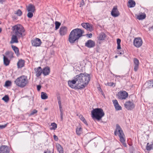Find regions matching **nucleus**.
Listing matches in <instances>:
<instances>
[{
    "label": "nucleus",
    "instance_id": "50",
    "mask_svg": "<svg viewBox=\"0 0 153 153\" xmlns=\"http://www.w3.org/2000/svg\"><path fill=\"white\" fill-rule=\"evenodd\" d=\"M60 115H61V120H63V113L62 112H60Z\"/></svg>",
    "mask_w": 153,
    "mask_h": 153
},
{
    "label": "nucleus",
    "instance_id": "27",
    "mask_svg": "<svg viewBox=\"0 0 153 153\" xmlns=\"http://www.w3.org/2000/svg\"><path fill=\"white\" fill-rule=\"evenodd\" d=\"M12 49L15 52V53L16 54V55L18 56L19 55V51L18 48L16 46L13 45H11V46Z\"/></svg>",
    "mask_w": 153,
    "mask_h": 153
},
{
    "label": "nucleus",
    "instance_id": "14",
    "mask_svg": "<svg viewBox=\"0 0 153 153\" xmlns=\"http://www.w3.org/2000/svg\"><path fill=\"white\" fill-rule=\"evenodd\" d=\"M95 42L91 40H89L85 43V46L88 48L94 47L95 45Z\"/></svg>",
    "mask_w": 153,
    "mask_h": 153
},
{
    "label": "nucleus",
    "instance_id": "21",
    "mask_svg": "<svg viewBox=\"0 0 153 153\" xmlns=\"http://www.w3.org/2000/svg\"><path fill=\"white\" fill-rule=\"evenodd\" d=\"M25 61L22 59H19L17 63V67L18 68H22L24 66Z\"/></svg>",
    "mask_w": 153,
    "mask_h": 153
},
{
    "label": "nucleus",
    "instance_id": "1",
    "mask_svg": "<svg viewBox=\"0 0 153 153\" xmlns=\"http://www.w3.org/2000/svg\"><path fill=\"white\" fill-rule=\"evenodd\" d=\"M78 81L77 89L84 88L88 84L90 79V75L85 73H81L76 76Z\"/></svg>",
    "mask_w": 153,
    "mask_h": 153
},
{
    "label": "nucleus",
    "instance_id": "60",
    "mask_svg": "<svg viewBox=\"0 0 153 153\" xmlns=\"http://www.w3.org/2000/svg\"><path fill=\"white\" fill-rule=\"evenodd\" d=\"M2 31V29L0 27V33H1Z\"/></svg>",
    "mask_w": 153,
    "mask_h": 153
},
{
    "label": "nucleus",
    "instance_id": "4",
    "mask_svg": "<svg viewBox=\"0 0 153 153\" xmlns=\"http://www.w3.org/2000/svg\"><path fill=\"white\" fill-rule=\"evenodd\" d=\"M91 115L93 119L100 120L104 116L105 113L102 108H97L94 109L91 111Z\"/></svg>",
    "mask_w": 153,
    "mask_h": 153
},
{
    "label": "nucleus",
    "instance_id": "62",
    "mask_svg": "<svg viewBox=\"0 0 153 153\" xmlns=\"http://www.w3.org/2000/svg\"><path fill=\"white\" fill-rule=\"evenodd\" d=\"M68 1H70V0H68Z\"/></svg>",
    "mask_w": 153,
    "mask_h": 153
},
{
    "label": "nucleus",
    "instance_id": "16",
    "mask_svg": "<svg viewBox=\"0 0 153 153\" xmlns=\"http://www.w3.org/2000/svg\"><path fill=\"white\" fill-rule=\"evenodd\" d=\"M34 71L36 74V76L37 77H39L42 73V70L41 68L40 67L35 68H34Z\"/></svg>",
    "mask_w": 153,
    "mask_h": 153
},
{
    "label": "nucleus",
    "instance_id": "29",
    "mask_svg": "<svg viewBox=\"0 0 153 153\" xmlns=\"http://www.w3.org/2000/svg\"><path fill=\"white\" fill-rule=\"evenodd\" d=\"M3 56L4 63L6 66L8 65L10 62V60L7 58V57L4 56V55H3Z\"/></svg>",
    "mask_w": 153,
    "mask_h": 153
},
{
    "label": "nucleus",
    "instance_id": "45",
    "mask_svg": "<svg viewBox=\"0 0 153 153\" xmlns=\"http://www.w3.org/2000/svg\"><path fill=\"white\" fill-rule=\"evenodd\" d=\"M53 138L55 140V141H57L58 140V137H57L56 135H53Z\"/></svg>",
    "mask_w": 153,
    "mask_h": 153
},
{
    "label": "nucleus",
    "instance_id": "58",
    "mask_svg": "<svg viewBox=\"0 0 153 153\" xmlns=\"http://www.w3.org/2000/svg\"><path fill=\"white\" fill-rule=\"evenodd\" d=\"M118 53H119L120 54H123V51H121L120 52L119 51Z\"/></svg>",
    "mask_w": 153,
    "mask_h": 153
},
{
    "label": "nucleus",
    "instance_id": "17",
    "mask_svg": "<svg viewBox=\"0 0 153 153\" xmlns=\"http://www.w3.org/2000/svg\"><path fill=\"white\" fill-rule=\"evenodd\" d=\"M112 102L116 111H119L122 110L121 107L119 105L116 100H113Z\"/></svg>",
    "mask_w": 153,
    "mask_h": 153
},
{
    "label": "nucleus",
    "instance_id": "23",
    "mask_svg": "<svg viewBox=\"0 0 153 153\" xmlns=\"http://www.w3.org/2000/svg\"><path fill=\"white\" fill-rule=\"evenodd\" d=\"M50 68L48 67H47L44 68L42 70V73L44 76H47L50 73Z\"/></svg>",
    "mask_w": 153,
    "mask_h": 153
},
{
    "label": "nucleus",
    "instance_id": "48",
    "mask_svg": "<svg viewBox=\"0 0 153 153\" xmlns=\"http://www.w3.org/2000/svg\"><path fill=\"white\" fill-rule=\"evenodd\" d=\"M121 40L119 39H117V44H120L121 42Z\"/></svg>",
    "mask_w": 153,
    "mask_h": 153
},
{
    "label": "nucleus",
    "instance_id": "34",
    "mask_svg": "<svg viewBox=\"0 0 153 153\" xmlns=\"http://www.w3.org/2000/svg\"><path fill=\"white\" fill-rule=\"evenodd\" d=\"M51 126H52L50 128V129L51 130H55L57 127L56 124L54 123H51Z\"/></svg>",
    "mask_w": 153,
    "mask_h": 153
},
{
    "label": "nucleus",
    "instance_id": "49",
    "mask_svg": "<svg viewBox=\"0 0 153 153\" xmlns=\"http://www.w3.org/2000/svg\"><path fill=\"white\" fill-rule=\"evenodd\" d=\"M6 1V0H0V3L3 4Z\"/></svg>",
    "mask_w": 153,
    "mask_h": 153
},
{
    "label": "nucleus",
    "instance_id": "57",
    "mask_svg": "<svg viewBox=\"0 0 153 153\" xmlns=\"http://www.w3.org/2000/svg\"><path fill=\"white\" fill-rule=\"evenodd\" d=\"M58 103L59 104V105H61V101H58Z\"/></svg>",
    "mask_w": 153,
    "mask_h": 153
},
{
    "label": "nucleus",
    "instance_id": "46",
    "mask_svg": "<svg viewBox=\"0 0 153 153\" xmlns=\"http://www.w3.org/2000/svg\"><path fill=\"white\" fill-rule=\"evenodd\" d=\"M7 126V125L5 124L4 125H0V128L3 129L5 128Z\"/></svg>",
    "mask_w": 153,
    "mask_h": 153
},
{
    "label": "nucleus",
    "instance_id": "8",
    "mask_svg": "<svg viewBox=\"0 0 153 153\" xmlns=\"http://www.w3.org/2000/svg\"><path fill=\"white\" fill-rule=\"evenodd\" d=\"M125 107L128 110H131L135 107V105L133 102L130 101L126 102L124 104Z\"/></svg>",
    "mask_w": 153,
    "mask_h": 153
},
{
    "label": "nucleus",
    "instance_id": "39",
    "mask_svg": "<svg viewBox=\"0 0 153 153\" xmlns=\"http://www.w3.org/2000/svg\"><path fill=\"white\" fill-rule=\"evenodd\" d=\"M106 85L110 86H114V87L115 85V83L113 82H108L106 84Z\"/></svg>",
    "mask_w": 153,
    "mask_h": 153
},
{
    "label": "nucleus",
    "instance_id": "52",
    "mask_svg": "<svg viewBox=\"0 0 153 153\" xmlns=\"http://www.w3.org/2000/svg\"><path fill=\"white\" fill-rule=\"evenodd\" d=\"M86 125H88L87 122L85 119L82 121Z\"/></svg>",
    "mask_w": 153,
    "mask_h": 153
},
{
    "label": "nucleus",
    "instance_id": "47",
    "mask_svg": "<svg viewBox=\"0 0 153 153\" xmlns=\"http://www.w3.org/2000/svg\"><path fill=\"white\" fill-rule=\"evenodd\" d=\"M37 89L38 91H39L40 90L41 88V85H38L37 86Z\"/></svg>",
    "mask_w": 153,
    "mask_h": 153
},
{
    "label": "nucleus",
    "instance_id": "42",
    "mask_svg": "<svg viewBox=\"0 0 153 153\" xmlns=\"http://www.w3.org/2000/svg\"><path fill=\"white\" fill-rule=\"evenodd\" d=\"M37 112V111L36 110L34 109L33 110V111H32L31 112L30 114V115H33L34 114L36 113Z\"/></svg>",
    "mask_w": 153,
    "mask_h": 153
},
{
    "label": "nucleus",
    "instance_id": "6",
    "mask_svg": "<svg viewBox=\"0 0 153 153\" xmlns=\"http://www.w3.org/2000/svg\"><path fill=\"white\" fill-rule=\"evenodd\" d=\"M12 29L15 34L19 38L23 37L26 35L24 28L20 25H15L13 27Z\"/></svg>",
    "mask_w": 153,
    "mask_h": 153
},
{
    "label": "nucleus",
    "instance_id": "37",
    "mask_svg": "<svg viewBox=\"0 0 153 153\" xmlns=\"http://www.w3.org/2000/svg\"><path fill=\"white\" fill-rule=\"evenodd\" d=\"M55 25L56 29L57 30L59 28L61 25V23L58 22L56 21L55 22Z\"/></svg>",
    "mask_w": 153,
    "mask_h": 153
},
{
    "label": "nucleus",
    "instance_id": "61",
    "mask_svg": "<svg viewBox=\"0 0 153 153\" xmlns=\"http://www.w3.org/2000/svg\"><path fill=\"white\" fill-rule=\"evenodd\" d=\"M117 56H115V57L116 58H117Z\"/></svg>",
    "mask_w": 153,
    "mask_h": 153
},
{
    "label": "nucleus",
    "instance_id": "36",
    "mask_svg": "<svg viewBox=\"0 0 153 153\" xmlns=\"http://www.w3.org/2000/svg\"><path fill=\"white\" fill-rule=\"evenodd\" d=\"M15 13L17 16H21L22 14V11L20 9L18 10Z\"/></svg>",
    "mask_w": 153,
    "mask_h": 153
},
{
    "label": "nucleus",
    "instance_id": "35",
    "mask_svg": "<svg viewBox=\"0 0 153 153\" xmlns=\"http://www.w3.org/2000/svg\"><path fill=\"white\" fill-rule=\"evenodd\" d=\"M76 134L80 135L82 133V128H77L76 129Z\"/></svg>",
    "mask_w": 153,
    "mask_h": 153
},
{
    "label": "nucleus",
    "instance_id": "59",
    "mask_svg": "<svg viewBox=\"0 0 153 153\" xmlns=\"http://www.w3.org/2000/svg\"><path fill=\"white\" fill-rule=\"evenodd\" d=\"M149 30H151L152 29H153V26H152L151 27H149Z\"/></svg>",
    "mask_w": 153,
    "mask_h": 153
},
{
    "label": "nucleus",
    "instance_id": "43",
    "mask_svg": "<svg viewBox=\"0 0 153 153\" xmlns=\"http://www.w3.org/2000/svg\"><path fill=\"white\" fill-rule=\"evenodd\" d=\"M84 4V2L83 0H82L80 4V7H81Z\"/></svg>",
    "mask_w": 153,
    "mask_h": 153
},
{
    "label": "nucleus",
    "instance_id": "26",
    "mask_svg": "<svg viewBox=\"0 0 153 153\" xmlns=\"http://www.w3.org/2000/svg\"><path fill=\"white\" fill-rule=\"evenodd\" d=\"M136 3L133 0H129L127 6L130 8L133 7L135 6Z\"/></svg>",
    "mask_w": 153,
    "mask_h": 153
},
{
    "label": "nucleus",
    "instance_id": "32",
    "mask_svg": "<svg viewBox=\"0 0 153 153\" xmlns=\"http://www.w3.org/2000/svg\"><path fill=\"white\" fill-rule=\"evenodd\" d=\"M5 54L6 55L8 56V57L11 58L13 57V55L14 53L12 51H7L5 53Z\"/></svg>",
    "mask_w": 153,
    "mask_h": 153
},
{
    "label": "nucleus",
    "instance_id": "18",
    "mask_svg": "<svg viewBox=\"0 0 153 153\" xmlns=\"http://www.w3.org/2000/svg\"><path fill=\"white\" fill-rule=\"evenodd\" d=\"M81 25L83 27L88 30L91 31L93 30L92 25L88 23H82Z\"/></svg>",
    "mask_w": 153,
    "mask_h": 153
},
{
    "label": "nucleus",
    "instance_id": "54",
    "mask_svg": "<svg viewBox=\"0 0 153 153\" xmlns=\"http://www.w3.org/2000/svg\"><path fill=\"white\" fill-rule=\"evenodd\" d=\"M59 109H60V112H62V105H59Z\"/></svg>",
    "mask_w": 153,
    "mask_h": 153
},
{
    "label": "nucleus",
    "instance_id": "19",
    "mask_svg": "<svg viewBox=\"0 0 153 153\" xmlns=\"http://www.w3.org/2000/svg\"><path fill=\"white\" fill-rule=\"evenodd\" d=\"M26 8L28 12H34L35 10L34 6L32 4H30L28 6H26Z\"/></svg>",
    "mask_w": 153,
    "mask_h": 153
},
{
    "label": "nucleus",
    "instance_id": "12",
    "mask_svg": "<svg viewBox=\"0 0 153 153\" xmlns=\"http://www.w3.org/2000/svg\"><path fill=\"white\" fill-rule=\"evenodd\" d=\"M111 14L112 16L114 17H117L120 15V13L118 11L117 7L114 6L111 12Z\"/></svg>",
    "mask_w": 153,
    "mask_h": 153
},
{
    "label": "nucleus",
    "instance_id": "31",
    "mask_svg": "<svg viewBox=\"0 0 153 153\" xmlns=\"http://www.w3.org/2000/svg\"><path fill=\"white\" fill-rule=\"evenodd\" d=\"M146 149L148 151H150L153 149V144L148 143L146 146Z\"/></svg>",
    "mask_w": 153,
    "mask_h": 153
},
{
    "label": "nucleus",
    "instance_id": "7",
    "mask_svg": "<svg viewBox=\"0 0 153 153\" xmlns=\"http://www.w3.org/2000/svg\"><path fill=\"white\" fill-rule=\"evenodd\" d=\"M68 83L70 87L74 88H77L78 81L77 79H76V76L74 77V80L68 81Z\"/></svg>",
    "mask_w": 153,
    "mask_h": 153
},
{
    "label": "nucleus",
    "instance_id": "30",
    "mask_svg": "<svg viewBox=\"0 0 153 153\" xmlns=\"http://www.w3.org/2000/svg\"><path fill=\"white\" fill-rule=\"evenodd\" d=\"M57 149L59 153H63V150L62 147L59 144L57 143L56 145Z\"/></svg>",
    "mask_w": 153,
    "mask_h": 153
},
{
    "label": "nucleus",
    "instance_id": "13",
    "mask_svg": "<svg viewBox=\"0 0 153 153\" xmlns=\"http://www.w3.org/2000/svg\"><path fill=\"white\" fill-rule=\"evenodd\" d=\"M10 150L7 146H2L0 147V153H9Z\"/></svg>",
    "mask_w": 153,
    "mask_h": 153
},
{
    "label": "nucleus",
    "instance_id": "28",
    "mask_svg": "<svg viewBox=\"0 0 153 153\" xmlns=\"http://www.w3.org/2000/svg\"><path fill=\"white\" fill-rule=\"evenodd\" d=\"M106 35L103 32H101L99 35L98 38L100 40H104L105 39Z\"/></svg>",
    "mask_w": 153,
    "mask_h": 153
},
{
    "label": "nucleus",
    "instance_id": "20",
    "mask_svg": "<svg viewBox=\"0 0 153 153\" xmlns=\"http://www.w3.org/2000/svg\"><path fill=\"white\" fill-rule=\"evenodd\" d=\"M134 70L135 71H137L138 69L139 66V61L138 59L136 58H134Z\"/></svg>",
    "mask_w": 153,
    "mask_h": 153
},
{
    "label": "nucleus",
    "instance_id": "41",
    "mask_svg": "<svg viewBox=\"0 0 153 153\" xmlns=\"http://www.w3.org/2000/svg\"><path fill=\"white\" fill-rule=\"evenodd\" d=\"M9 97L7 96L6 95L3 97L2 99L5 102H7L9 100Z\"/></svg>",
    "mask_w": 153,
    "mask_h": 153
},
{
    "label": "nucleus",
    "instance_id": "24",
    "mask_svg": "<svg viewBox=\"0 0 153 153\" xmlns=\"http://www.w3.org/2000/svg\"><path fill=\"white\" fill-rule=\"evenodd\" d=\"M145 85L148 88H153V80L147 81L145 83Z\"/></svg>",
    "mask_w": 153,
    "mask_h": 153
},
{
    "label": "nucleus",
    "instance_id": "15",
    "mask_svg": "<svg viewBox=\"0 0 153 153\" xmlns=\"http://www.w3.org/2000/svg\"><path fill=\"white\" fill-rule=\"evenodd\" d=\"M68 30L67 27L65 26H62L59 29V33L61 36H64L67 34Z\"/></svg>",
    "mask_w": 153,
    "mask_h": 153
},
{
    "label": "nucleus",
    "instance_id": "44",
    "mask_svg": "<svg viewBox=\"0 0 153 153\" xmlns=\"http://www.w3.org/2000/svg\"><path fill=\"white\" fill-rule=\"evenodd\" d=\"M79 118L82 121L85 119V118H84V117L82 116V115H79Z\"/></svg>",
    "mask_w": 153,
    "mask_h": 153
},
{
    "label": "nucleus",
    "instance_id": "9",
    "mask_svg": "<svg viewBox=\"0 0 153 153\" xmlns=\"http://www.w3.org/2000/svg\"><path fill=\"white\" fill-rule=\"evenodd\" d=\"M143 44V41L141 38L140 37L135 38L133 42L134 45L137 48L141 47Z\"/></svg>",
    "mask_w": 153,
    "mask_h": 153
},
{
    "label": "nucleus",
    "instance_id": "10",
    "mask_svg": "<svg viewBox=\"0 0 153 153\" xmlns=\"http://www.w3.org/2000/svg\"><path fill=\"white\" fill-rule=\"evenodd\" d=\"M118 98L120 100L126 99L128 96V94L125 91H120L117 94Z\"/></svg>",
    "mask_w": 153,
    "mask_h": 153
},
{
    "label": "nucleus",
    "instance_id": "11",
    "mask_svg": "<svg viewBox=\"0 0 153 153\" xmlns=\"http://www.w3.org/2000/svg\"><path fill=\"white\" fill-rule=\"evenodd\" d=\"M31 42L32 45L35 47L40 46L42 43L41 40L38 38H36L32 40Z\"/></svg>",
    "mask_w": 153,
    "mask_h": 153
},
{
    "label": "nucleus",
    "instance_id": "3",
    "mask_svg": "<svg viewBox=\"0 0 153 153\" xmlns=\"http://www.w3.org/2000/svg\"><path fill=\"white\" fill-rule=\"evenodd\" d=\"M114 134L116 136H118L120 142L124 146L126 147L127 145L125 142V134L122 129L118 124H117L116 125V128L114 131Z\"/></svg>",
    "mask_w": 153,
    "mask_h": 153
},
{
    "label": "nucleus",
    "instance_id": "56",
    "mask_svg": "<svg viewBox=\"0 0 153 153\" xmlns=\"http://www.w3.org/2000/svg\"><path fill=\"white\" fill-rule=\"evenodd\" d=\"M58 101L61 100L60 97L59 96H58L57 97Z\"/></svg>",
    "mask_w": 153,
    "mask_h": 153
},
{
    "label": "nucleus",
    "instance_id": "38",
    "mask_svg": "<svg viewBox=\"0 0 153 153\" xmlns=\"http://www.w3.org/2000/svg\"><path fill=\"white\" fill-rule=\"evenodd\" d=\"M11 82L9 81H6L4 85V86L6 87H8L11 85Z\"/></svg>",
    "mask_w": 153,
    "mask_h": 153
},
{
    "label": "nucleus",
    "instance_id": "40",
    "mask_svg": "<svg viewBox=\"0 0 153 153\" xmlns=\"http://www.w3.org/2000/svg\"><path fill=\"white\" fill-rule=\"evenodd\" d=\"M29 12L27 14V17L30 18H31L33 16V13L31 12Z\"/></svg>",
    "mask_w": 153,
    "mask_h": 153
},
{
    "label": "nucleus",
    "instance_id": "5",
    "mask_svg": "<svg viewBox=\"0 0 153 153\" xmlns=\"http://www.w3.org/2000/svg\"><path fill=\"white\" fill-rule=\"evenodd\" d=\"M14 82L17 86L23 88L28 84L29 81L27 76L22 75L17 78L14 81Z\"/></svg>",
    "mask_w": 153,
    "mask_h": 153
},
{
    "label": "nucleus",
    "instance_id": "33",
    "mask_svg": "<svg viewBox=\"0 0 153 153\" xmlns=\"http://www.w3.org/2000/svg\"><path fill=\"white\" fill-rule=\"evenodd\" d=\"M41 97L42 99H46L48 98V97L47 96V94L46 93L42 92L41 93Z\"/></svg>",
    "mask_w": 153,
    "mask_h": 153
},
{
    "label": "nucleus",
    "instance_id": "22",
    "mask_svg": "<svg viewBox=\"0 0 153 153\" xmlns=\"http://www.w3.org/2000/svg\"><path fill=\"white\" fill-rule=\"evenodd\" d=\"M18 36L16 34L15 35H12L11 40L10 42V43L11 44H13L14 43H18Z\"/></svg>",
    "mask_w": 153,
    "mask_h": 153
},
{
    "label": "nucleus",
    "instance_id": "51",
    "mask_svg": "<svg viewBox=\"0 0 153 153\" xmlns=\"http://www.w3.org/2000/svg\"><path fill=\"white\" fill-rule=\"evenodd\" d=\"M117 49H121V47L120 44H117Z\"/></svg>",
    "mask_w": 153,
    "mask_h": 153
},
{
    "label": "nucleus",
    "instance_id": "25",
    "mask_svg": "<svg viewBox=\"0 0 153 153\" xmlns=\"http://www.w3.org/2000/svg\"><path fill=\"white\" fill-rule=\"evenodd\" d=\"M137 19L140 20H143L145 19L146 17V16L144 13H141V14L140 15H136Z\"/></svg>",
    "mask_w": 153,
    "mask_h": 153
},
{
    "label": "nucleus",
    "instance_id": "55",
    "mask_svg": "<svg viewBox=\"0 0 153 153\" xmlns=\"http://www.w3.org/2000/svg\"><path fill=\"white\" fill-rule=\"evenodd\" d=\"M44 153H52L49 150H48L47 151L45 152V151L44 152Z\"/></svg>",
    "mask_w": 153,
    "mask_h": 153
},
{
    "label": "nucleus",
    "instance_id": "53",
    "mask_svg": "<svg viewBox=\"0 0 153 153\" xmlns=\"http://www.w3.org/2000/svg\"><path fill=\"white\" fill-rule=\"evenodd\" d=\"M89 38H91L92 37V34L91 33L87 34Z\"/></svg>",
    "mask_w": 153,
    "mask_h": 153
},
{
    "label": "nucleus",
    "instance_id": "2",
    "mask_svg": "<svg viewBox=\"0 0 153 153\" xmlns=\"http://www.w3.org/2000/svg\"><path fill=\"white\" fill-rule=\"evenodd\" d=\"M83 30L79 28L73 30L70 32L69 37L68 41L71 44H74L76 42H77L79 39L83 36L84 33Z\"/></svg>",
    "mask_w": 153,
    "mask_h": 153
}]
</instances>
